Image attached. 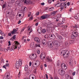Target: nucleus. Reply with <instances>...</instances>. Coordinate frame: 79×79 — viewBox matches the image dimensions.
<instances>
[{"mask_svg": "<svg viewBox=\"0 0 79 79\" xmlns=\"http://www.w3.org/2000/svg\"><path fill=\"white\" fill-rule=\"evenodd\" d=\"M15 45L12 46V49H14V50L16 49V48H17V47H18V46H19L18 48V49H20V48L21 47V46L19 45V43H18V41L15 42Z\"/></svg>", "mask_w": 79, "mask_h": 79, "instance_id": "nucleus-1", "label": "nucleus"}, {"mask_svg": "<svg viewBox=\"0 0 79 79\" xmlns=\"http://www.w3.org/2000/svg\"><path fill=\"white\" fill-rule=\"evenodd\" d=\"M50 42L52 43L53 45H54L55 47L56 48H58L60 46V43L57 40L51 41Z\"/></svg>", "mask_w": 79, "mask_h": 79, "instance_id": "nucleus-2", "label": "nucleus"}, {"mask_svg": "<svg viewBox=\"0 0 79 79\" xmlns=\"http://www.w3.org/2000/svg\"><path fill=\"white\" fill-rule=\"evenodd\" d=\"M22 65V60L19 59V61H17L16 62L15 64V68H18L19 66H21Z\"/></svg>", "mask_w": 79, "mask_h": 79, "instance_id": "nucleus-3", "label": "nucleus"}, {"mask_svg": "<svg viewBox=\"0 0 79 79\" xmlns=\"http://www.w3.org/2000/svg\"><path fill=\"white\" fill-rule=\"evenodd\" d=\"M45 54L44 53H41L40 56V59L41 60H44L45 58Z\"/></svg>", "mask_w": 79, "mask_h": 79, "instance_id": "nucleus-4", "label": "nucleus"}, {"mask_svg": "<svg viewBox=\"0 0 79 79\" xmlns=\"http://www.w3.org/2000/svg\"><path fill=\"white\" fill-rule=\"evenodd\" d=\"M74 41L72 40H69L68 41L66 42L65 43V45L66 46H69L70 45V44H73Z\"/></svg>", "mask_w": 79, "mask_h": 79, "instance_id": "nucleus-5", "label": "nucleus"}, {"mask_svg": "<svg viewBox=\"0 0 79 79\" xmlns=\"http://www.w3.org/2000/svg\"><path fill=\"white\" fill-rule=\"evenodd\" d=\"M40 65V62L39 61H37L36 63L34 64L33 65V66L34 68H37L38 66H39Z\"/></svg>", "mask_w": 79, "mask_h": 79, "instance_id": "nucleus-6", "label": "nucleus"}, {"mask_svg": "<svg viewBox=\"0 0 79 79\" xmlns=\"http://www.w3.org/2000/svg\"><path fill=\"white\" fill-rule=\"evenodd\" d=\"M69 52L68 51H67L63 56L65 58H67L69 56Z\"/></svg>", "mask_w": 79, "mask_h": 79, "instance_id": "nucleus-7", "label": "nucleus"}, {"mask_svg": "<svg viewBox=\"0 0 79 79\" xmlns=\"http://www.w3.org/2000/svg\"><path fill=\"white\" fill-rule=\"evenodd\" d=\"M34 40L35 42H36L37 44H40L41 42V40L38 37H35L34 38Z\"/></svg>", "mask_w": 79, "mask_h": 79, "instance_id": "nucleus-8", "label": "nucleus"}, {"mask_svg": "<svg viewBox=\"0 0 79 79\" xmlns=\"http://www.w3.org/2000/svg\"><path fill=\"white\" fill-rule=\"evenodd\" d=\"M48 17H50V15H42L40 17V18L41 19H46V18H47Z\"/></svg>", "mask_w": 79, "mask_h": 79, "instance_id": "nucleus-9", "label": "nucleus"}, {"mask_svg": "<svg viewBox=\"0 0 79 79\" xmlns=\"http://www.w3.org/2000/svg\"><path fill=\"white\" fill-rule=\"evenodd\" d=\"M61 67L63 69L66 70L67 69V65L64 63H62L61 64Z\"/></svg>", "mask_w": 79, "mask_h": 79, "instance_id": "nucleus-10", "label": "nucleus"}, {"mask_svg": "<svg viewBox=\"0 0 79 79\" xmlns=\"http://www.w3.org/2000/svg\"><path fill=\"white\" fill-rule=\"evenodd\" d=\"M36 58H37V55L35 53L32 54V56L30 57V58L31 60H35Z\"/></svg>", "mask_w": 79, "mask_h": 79, "instance_id": "nucleus-11", "label": "nucleus"}, {"mask_svg": "<svg viewBox=\"0 0 79 79\" xmlns=\"http://www.w3.org/2000/svg\"><path fill=\"white\" fill-rule=\"evenodd\" d=\"M73 34L76 37H77L78 36V32L77 31H74L73 32Z\"/></svg>", "mask_w": 79, "mask_h": 79, "instance_id": "nucleus-12", "label": "nucleus"}, {"mask_svg": "<svg viewBox=\"0 0 79 79\" xmlns=\"http://www.w3.org/2000/svg\"><path fill=\"white\" fill-rule=\"evenodd\" d=\"M45 61L46 62H51L52 60L50 59V58L49 57H47Z\"/></svg>", "mask_w": 79, "mask_h": 79, "instance_id": "nucleus-13", "label": "nucleus"}, {"mask_svg": "<svg viewBox=\"0 0 79 79\" xmlns=\"http://www.w3.org/2000/svg\"><path fill=\"white\" fill-rule=\"evenodd\" d=\"M42 43L43 45H45L47 44V40L45 39H44L42 41Z\"/></svg>", "mask_w": 79, "mask_h": 79, "instance_id": "nucleus-14", "label": "nucleus"}, {"mask_svg": "<svg viewBox=\"0 0 79 79\" xmlns=\"http://www.w3.org/2000/svg\"><path fill=\"white\" fill-rule=\"evenodd\" d=\"M66 51L64 50H62L60 53L61 55L62 56H63V55L64 54Z\"/></svg>", "mask_w": 79, "mask_h": 79, "instance_id": "nucleus-15", "label": "nucleus"}, {"mask_svg": "<svg viewBox=\"0 0 79 79\" xmlns=\"http://www.w3.org/2000/svg\"><path fill=\"white\" fill-rule=\"evenodd\" d=\"M51 41L49 42L50 44H48V46L50 48H52V47H53L52 46V43H51Z\"/></svg>", "mask_w": 79, "mask_h": 79, "instance_id": "nucleus-16", "label": "nucleus"}, {"mask_svg": "<svg viewBox=\"0 0 79 79\" xmlns=\"http://www.w3.org/2000/svg\"><path fill=\"white\" fill-rule=\"evenodd\" d=\"M50 37L52 39H55V38H56V36L54 35H50Z\"/></svg>", "mask_w": 79, "mask_h": 79, "instance_id": "nucleus-17", "label": "nucleus"}, {"mask_svg": "<svg viewBox=\"0 0 79 79\" xmlns=\"http://www.w3.org/2000/svg\"><path fill=\"white\" fill-rule=\"evenodd\" d=\"M61 3L60 2L57 3L55 5V7H59V6H61Z\"/></svg>", "mask_w": 79, "mask_h": 79, "instance_id": "nucleus-18", "label": "nucleus"}, {"mask_svg": "<svg viewBox=\"0 0 79 79\" xmlns=\"http://www.w3.org/2000/svg\"><path fill=\"white\" fill-rule=\"evenodd\" d=\"M60 72V75L62 76H63V75H64V73H65L64 72V70L63 69L61 70Z\"/></svg>", "mask_w": 79, "mask_h": 79, "instance_id": "nucleus-19", "label": "nucleus"}, {"mask_svg": "<svg viewBox=\"0 0 79 79\" xmlns=\"http://www.w3.org/2000/svg\"><path fill=\"white\" fill-rule=\"evenodd\" d=\"M24 69L25 71H27L28 70V66L27 65H25Z\"/></svg>", "mask_w": 79, "mask_h": 79, "instance_id": "nucleus-20", "label": "nucleus"}, {"mask_svg": "<svg viewBox=\"0 0 79 79\" xmlns=\"http://www.w3.org/2000/svg\"><path fill=\"white\" fill-rule=\"evenodd\" d=\"M56 13H57V11H52V16H55V15H56Z\"/></svg>", "mask_w": 79, "mask_h": 79, "instance_id": "nucleus-21", "label": "nucleus"}, {"mask_svg": "<svg viewBox=\"0 0 79 79\" xmlns=\"http://www.w3.org/2000/svg\"><path fill=\"white\" fill-rule=\"evenodd\" d=\"M28 31H30L29 32V34H30V33H31V32H32V29L31 27L30 28H28Z\"/></svg>", "mask_w": 79, "mask_h": 79, "instance_id": "nucleus-22", "label": "nucleus"}, {"mask_svg": "<svg viewBox=\"0 0 79 79\" xmlns=\"http://www.w3.org/2000/svg\"><path fill=\"white\" fill-rule=\"evenodd\" d=\"M33 75L31 74L29 76V78L30 79H34V77L35 76H34V75H33V76H32Z\"/></svg>", "mask_w": 79, "mask_h": 79, "instance_id": "nucleus-23", "label": "nucleus"}, {"mask_svg": "<svg viewBox=\"0 0 79 79\" xmlns=\"http://www.w3.org/2000/svg\"><path fill=\"white\" fill-rule=\"evenodd\" d=\"M54 7H52L49 8L48 10L49 11H52L54 10Z\"/></svg>", "mask_w": 79, "mask_h": 79, "instance_id": "nucleus-24", "label": "nucleus"}, {"mask_svg": "<svg viewBox=\"0 0 79 79\" xmlns=\"http://www.w3.org/2000/svg\"><path fill=\"white\" fill-rule=\"evenodd\" d=\"M22 9L23 11H26L27 10V8H26V7H22Z\"/></svg>", "mask_w": 79, "mask_h": 79, "instance_id": "nucleus-25", "label": "nucleus"}, {"mask_svg": "<svg viewBox=\"0 0 79 79\" xmlns=\"http://www.w3.org/2000/svg\"><path fill=\"white\" fill-rule=\"evenodd\" d=\"M34 43H32L30 44V47L31 48H34Z\"/></svg>", "mask_w": 79, "mask_h": 79, "instance_id": "nucleus-26", "label": "nucleus"}, {"mask_svg": "<svg viewBox=\"0 0 79 79\" xmlns=\"http://www.w3.org/2000/svg\"><path fill=\"white\" fill-rule=\"evenodd\" d=\"M60 64H61V62L59 60H58L57 62V66L58 67H59V66H60Z\"/></svg>", "mask_w": 79, "mask_h": 79, "instance_id": "nucleus-27", "label": "nucleus"}, {"mask_svg": "<svg viewBox=\"0 0 79 79\" xmlns=\"http://www.w3.org/2000/svg\"><path fill=\"white\" fill-rule=\"evenodd\" d=\"M6 4H3L2 6V9H4V8H6Z\"/></svg>", "mask_w": 79, "mask_h": 79, "instance_id": "nucleus-28", "label": "nucleus"}, {"mask_svg": "<svg viewBox=\"0 0 79 79\" xmlns=\"http://www.w3.org/2000/svg\"><path fill=\"white\" fill-rule=\"evenodd\" d=\"M15 0H10L9 2L11 3H15Z\"/></svg>", "mask_w": 79, "mask_h": 79, "instance_id": "nucleus-29", "label": "nucleus"}, {"mask_svg": "<svg viewBox=\"0 0 79 79\" xmlns=\"http://www.w3.org/2000/svg\"><path fill=\"white\" fill-rule=\"evenodd\" d=\"M64 6H63V5L61 6L60 7V8L61 10H60V11H61V10H63V9H64Z\"/></svg>", "mask_w": 79, "mask_h": 79, "instance_id": "nucleus-30", "label": "nucleus"}, {"mask_svg": "<svg viewBox=\"0 0 79 79\" xmlns=\"http://www.w3.org/2000/svg\"><path fill=\"white\" fill-rule=\"evenodd\" d=\"M37 31L38 33H39V34L42 33V30L40 29H38Z\"/></svg>", "mask_w": 79, "mask_h": 79, "instance_id": "nucleus-31", "label": "nucleus"}, {"mask_svg": "<svg viewBox=\"0 0 79 79\" xmlns=\"http://www.w3.org/2000/svg\"><path fill=\"white\" fill-rule=\"evenodd\" d=\"M42 32L43 33H45L46 32V30L45 29H43L42 30Z\"/></svg>", "mask_w": 79, "mask_h": 79, "instance_id": "nucleus-32", "label": "nucleus"}, {"mask_svg": "<svg viewBox=\"0 0 79 79\" xmlns=\"http://www.w3.org/2000/svg\"><path fill=\"white\" fill-rule=\"evenodd\" d=\"M75 37H76V36H74L73 34L71 35V38H72V39H74Z\"/></svg>", "mask_w": 79, "mask_h": 79, "instance_id": "nucleus-33", "label": "nucleus"}, {"mask_svg": "<svg viewBox=\"0 0 79 79\" xmlns=\"http://www.w3.org/2000/svg\"><path fill=\"white\" fill-rule=\"evenodd\" d=\"M24 3H26V4H28L29 3V1H27V0H25L24 2Z\"/></svg>", "mask_w": 79, "mask_h": 79, "instance_id": "nucleus-34", "label": "nucleus"}, {"mask_svg": "<svg viewBox=\"0 0 79 79\" xmlns=\"http://www.w3.org/2000/svg\"><path fill=\"white\" fill-rule=\"evenodd\" d=\"M65 21V19H63L62 20V22H61V23H62V24H63V23H64V22Z\"/></svg>", "mask_w": 79, "mask_h": 79, "instance_id": "nucleus-35", "label": "nucleus"}, {"mask_svg": "<svg viewBox=\"0 0 79 79\" xmlns=\"http://www.w3.org/2000/svg\"><path fill=\"white\" fill-rule=\"evenodd\" d=\"M78 27H79V26L77 25H76V24H75V25L74 26H73V27L74 28H78Z\"/></svg>", "mask_w": 79, "mask_h": 79, "instance_id": "nucleus-36", "label": "nucleus"}, {"mask_svg": "<svg viewBox=\"0 0 79 79\" xmlns=\"http://www.w3.org/2000/svg\"><path fill=\"white\" fill-rule=\"evenodd\" d=\"M35 46L36 47H40V44H35Z\"/></svg>", "mask_w": 79, "mask_h": 79, "instance_id": "nucleus-37", "label": "nucleus"}, {"mask_svg": "<svg viewBox=\"0 0 79 79\" xmlns=\"http://www.w3.org/2000/svg\"><path fill=\"white\" fill-rule=\"evenodd\" d=\"M68 79H73V78L70 76H68L67 77Z\"/></svg>", "mask_w": 79, "mask_h": 79, "instance_id": "nucleus-38", "label": "nucleus"}, {"mask_svg": "<svg viewBox=\"0 0 79 79\" xmlns=\"http://www.w3.org/2000/svg\"><path fill=\"white\" fill-rule=\"evenodd\" d=\"M12 39H16V35H14L12 37Z\"/></svg>", "mask_w": 79, "mask_h": 79, "instance_id": "nucleus-39", "label": "nucleus"}, {"mask_svg": "<svg viewBox=\"0 0 79 79\" xmlns=\"http://www.w3.org/2000/svg\"><path fill=\"white\" fill-rule=\"evenodd\" d=\"M79 17V14H77L76 16V19H77Z\"/></svg>", "mask_w": 79, "mask_h": 79, "instance_id": "nucleus-40", "label": "nucleus"}, {"mask_svg": "<svg viewBox=\"0 0 79 79\" xmlns=\"http://www.w3.org/2000/svg\"><path fill=\"white\" fill-rule=\"evenodd\" d=\"M1 35L3 36H4V35H5V33L3 32L1 33Z\"/></svg>", "mask_w": 79, "mask_h": 79, "instance_id": "nucleus-41", "label": "nucleus"}, {"mask_svg": "<svg viewBox=\"0 0 79 79\" xmlns=\"http://www.w3.org/2000/svg\"><path fill=\"white\" fill-rule=\"evenodd\" d=\"M57 37H58V38L59 39H62V37L61 36H60L59 35V36Z\"/></svg>", "mask_w": 79, "mask_h": 79, "instance_id": "nucleus-42", "label": "nucleus"}, {"mask_svg": "<svg viewBox=\"0 0 79 79\" xmlns=\"http://www.w3.org/2000/svg\"><path fill=\"white\" fill-rule=\"evenodd\" d=\"M55 35L57 37H59V35L58 34V33L56 32L55 33Z\"/></svg>", "mask_w": 79, "mask_h": 79, "instance_id": "nucleus-43", "label": "nucleus"}, {"mask_svg": "<svg viewBox=\"0 0 79 79\" xmlns=\"http://www.w3.org/2000/svg\"><path fill=\"white\" fill-rule=\"evenodd\" d=\"M60 21V19H57L56 20V22H59Z\"/></svg>", "mask_w": 79, "mask_h": 79, "instance_id": "nucleus-44", "label": "nucleus"}, {"mask_svg": "<svg viewBox=\"0 0 79 79\" xmlns=\"http://www.w3.org/2000/svg\"><path fill=\"white\" fill-rule=\"evenodd\" d=\"M62 24V23H57V25L58 26H60V25H62V24Z\"/></svg>", "mask_w": 79, "mask_h": 79, "instance_id": "nucleus-45", "label": "nucleus"}, {"mask_svg": "<svg viewBox=\"0 0 79 79\" xmlns=\"http://www.w3.org/2000/svg\"><path fill=\"white\" fill-rule=\"evenodd\" d=\"M45 76H46V79H48V75L47 74H46Z\"/></svg>", "mask_w": 79, "mask_h": 79, "instance_id": "nucleus-46", "label": "nucleus"}, {"mask_svg": "<svg viewBox=\"0 0 79 79\" xmlns=\"http://www.w3.org/2000/svg\"><path fill=\"white\" fill-rule=\"evenodd\" d=\"M37 53H38V54H39L40 53V50H37Z\"/></svg>", "mask_w": 79, "mask_h": 79, "instance_id": "nucleus-47", "label": "nucleus"}, {"mask_svg": "<svg viewBox=\"0 0 79 79\" xmlns=\"http://www.w3.org/2000/svg\"><path fill=\"white\" fill-rule=\"evenodd\" d=\"M49 3H52V0H48Z\"/></svg>", "mask_w": 79, "mask_h": 79, "instance_id": "nucleus-48", "label": "nucleus"}, {"mask_svg": "<svg viewBox=\"0 0 79 79\" xmlns=\"http://www.w3.org/2000/svg\"><path fill=\"white\" fill-rule=\"evenodd\" d=\"M24 31V28H23L22 30H21V32H23Z\"/></svg>", "mask_w": 79, "mask_h": 79, "instance_id": "nucleus-49", "label": "nucleus"}, {"mask_svg": "<svg viewBox=\"0 0 79 79\" xmlns=\"http://www.w3.org/2000/svg\"><path fill=\"white\" fill-rule=\"evenodd\" d=\"M31 64H32V62H30L29 64V66H30V67L31 66Z\"/></svg>", "mask_w": 79, "mask_h": 79, "instance_id": "nucleus-50", "label": "nucleus"}, {"mask_svg": "<svg viewBox=\"0 0 79 79\" xmlns=\"http://www.w3.org/2000/svg\"><path fill=\"white\" fill-rule=\"evenodd\" d=\"M67 6H69V5H70V3L69 2H68L67 3Z\"/></svg>", "mask_w": 79, "mask_h": 79, "instance_id": "nucleus-51", "label": "nucleus"}, {"mask_svg": "<svg viewBox=\"0 0 79 79\" xmlns=\"http://www.w3.org/2000/svg\"><path fill=\"white\" fill-rule=\"evenodd\" d=\"M75 74H76V72H73V73H72V75H73V76H75Z\"/></svg>", "mask_w": 79, "mask_h": 79, "instance_id": "nucleus-52", "label": "nucleus"}, {"mask_svg": "<svg viewBox=\"0 0 79 79\" xmlns=\"http://www.w3.org/2000/svg\"><path fill=\"white\" fill-rule=\"evenodd\" d=\"M2 67L3 68H5V69H6V65H5L2 66Z\"/></svg>", "mask_w": 79, "mask_h": 79, "instance_id": "nucleus-53", "label": "nucleus"}, {"mask_svg": "<svg viewBox=\"0 0 79 79\" xmlns=\"http://www.w3.org/2000/svg\"><path fill=\"white\" fill-rule=\"evenodd\" d=\"M8 43H9L8 46H10V45H11V42H10V41H8Z\"/></svg>", "mask_w": 79, "mask_h": 79, "instance_id": "nucleus-54", "label": "nucleus"}, {"mask_svg": "<svg viewBox=\"0 0 79 79\" xmlns=\"http://www.w3.org/2000/svg\"><path fill=\"white\" fill-rule=\"evenodd\" d=\"M44 26H47V23H44Z\"/></svg>", "mask_w": 79, "mask_h": 79, "instance_id": "nucleus-55", "label": "nucleus"}, {"mask_svg": "<svg viewBox=\"0 0 79 79\" xmlns=\"http://www.w3.org/2000/svg\"><path fill=\"white\" fill-rule=\"evenodd\" d=\"M36 15H37V16H38V15H39V12H37L36 13Z\"/></svg>", "mask_w": 79, "mask_h": 79, "instance_id": "nucleus-56", "label": "nucleus"}, {"mask_svg": "<svg viewBox=\"0 0 79 79\" xmlns=\"http://www.w3.org/2000/svg\"><path fill=\"white\" fill-rule=\"evenodd\" d=\"M0 39L2 40V39H3V36H0Z\"/></svg>", "mask_w": 79, "mask_h": 79, "instance_id": "nucleus-57", "label": "nucleus"}, {"mask_svg": "<svg viewBox=\"0 0 79 79\" xmlns=\"http://www.w3.org/2000/svg\"><path fill=\"white\" fill-rule=\"evenodd\" d=\"M13 31L14 32H17V30H16V29H14L13 30Z\"/></svg>", "mask_w": 79, "mask_h": 79, "instance_id": "nucleus-58", "label": "nucleus"}, {"mask_svg": "<svg viewBox=\"0 0 79 79\" xmlns=\"http://www.w3.org/2000/svg\"><path fill=\"white\" fill-rule=\"evenodd\" d=\"M21 75V73L19 72V73L18 74V77H19L20 75Z\"/></svg>", "mask_w": 79, "mask_h": 79, "instance_id": "nucleus-59", "label": "nucleus"}, {"mask_svg": "<svg viewBox=\"0 0 79 79\" xmlns=\"http://www.w3.org/2000/svg\"><path fill=\"white\" fill-rule=\"evenodd\" d=\"M29 20H32V17H30Z\"/></svg>", "mask_w": 79, "mask_h": 79, "instance_id": "nucleus-60", "label": "nucleus"}, {"mask_svg": "<svg viewBox=\"0 0 79 79\" xmlns=\"http://www.w3.org/2000/svg\"><path fill=\"white\" fill-rule=\"evenodd\" d=\"M5 66H6L8 67V66H9V64H6V65H5Z\"/></svg>", "mask_w": 79, "mask_h": 79, "instance_id": "nucleus-61", "label": "nucleus"}, {"mask_svg": "<svg viewBox=\"0 0 79 79\" xmlns=\"http://www.w3.org/2000/svg\"><path fill=\"white\" fill-rule=\"evenodd\" d=\"M64 6H65V8H66V6H67L66 4H64Z\"/></svg>", "mask_w": 79, "mask_h": 79, "instance_id": "nucleus-62", "label": "nucleus"}, {"mask_svg": "<svg viewBox=\"0 0 79 79\" xmlns=\"http://www.w3.org/2000/svg\"><path fill=\"white\" fill-rule=\"evenodd\" d=\"M41 5H45V3H44V2H43L41 3Z\"/></svg>", "mask_w": 79, "mask_h": 79, "instance_id": "nucleus-63", "label": "nucleus"}, {"mask_svg": "<svg viewBox=\"0 0 79 79\" xmlns=\"http://www.w3.org/2000/svg\"><path fill=\"white\" fill-rule=\"evenodd\" d=\"M54 79H59V78H58V77H55L54 78Z\"/></svg>", "mask_w": 79, "mask_h": 79, "instance_id": "nucleus-64", "label": "nucleus"}]
</instances>
